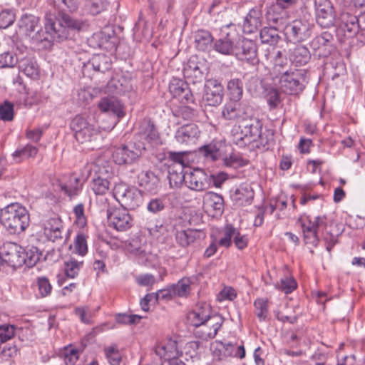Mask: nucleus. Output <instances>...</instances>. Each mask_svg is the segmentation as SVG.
Instances as JSON below:
<instances>
[{"label": "nucleus", "mask_w": 365, "mask_h": 365, "mask_svg": "<svg viewBox=\"0 0 365 365\" xmlns=\"http://www.w3.org/2000/svg\"><path fill=\"white\" fill-rule=\"evenodd\" d=\"M44 26L45 32L38 30L31 36V40L36 45L42 44V48H47L51 46L53 41L66 39L70 30L79 31L82 27V23L65 13L59 14L58 18L52 14H46Z\"/></svg>", "instance_id": "1"}, {"label": "nucleus", "mask_w": 365, "mask_h": 365, "mask_svg": "<svg viewBox=\"0 0 365 365\" xmlns=\"http://www.w3.org/2000/svg\"><path fill=\"white\" fill-rule=\"evenodd\" d=\"M1 221L11 235H20L30 224V215L27 209L19 203H11L1 210Z\"/></svg>", "instance_id": "2"}, {"label": "nucleus", "mask_w": 365, "mask_h": 365, "mask_svg": "<svg viewBox=\"0 0 365 365\" xmlns=\"http://www.w3.org/2000/svg\"><path fill=\"white\" fill-rule=\"evenodd\" d=\"M279 86L281 91L287 95L297 96L302 93L306 85V71L291 68L289 71H280Z\"/></svg>", "instance_id": "3"}, {"label": "nucleus", "mask_w": 365, "mask_h": 365, "mask_svg": "<svg viewBox=\"0 0 365 365\" xmlns=\"http://www.w3.org/2000/svg\"><path fill=\"white\" fill-rule=\"evenodd\" d=\"M297 222L302 228L304 242L314 247H317L319 242L318 230L327 226V217L320 215L312 217L303 214L299 217Z\"/></svg>", "instance_id": "4"}, {"label": "nucleus", "mask_w": 365, "mask_h": 365, "mask_svg": "<svg viewBox=\"0 0 365 365\" xmlns=\"http://www.w3.org/2000/svg\"><path fill=\"white\" fill-rule=\"evenodd\" d=\"M41 227L43 236L48 241L62 244L68 240V233L59 217L53 216L46 219L43 221Z\"/></svg>", "instance_id": "5"}, {"label": "nucleus", "mask_w": 365, "mask_h": 365, "mask_svg": "<svg viewBox=\"0 0 365 365\" xmlns=\"http://www.w3.org/2000/svg\"><path fill=\"white\" fill-rule=\"evenodd\" d=\"M113 197L121 205L123 208L135 210L143 201L141 191L135 187H125V185L115 187Z\"/></svg>", "instance_id": "6"}, {"label": "nucleus", "mask_w": 365, "mask_h": 365, "mask_svg": "<svg viewBox=\"0 0 365 365\" xmlns=\"http://www.w3.org/2000/svg\"><path fill=\"white\" fill-rule=\"evenodd\" d=\"M145 149L144 144H136L130 142L126 145L115 148L112 157L114 162L118 165L131 164L138 159L142 154V150Z\"/></svg>", "instance_id": "7"}, {"label": "nucleus", "mask_w": 365, "mask_h": 365, "mask_svg": "<svg viewBox=\"0 0 365 365\" xmlns=\"http://www.w3.org/2000/svg\"><path fill=\"white\" fill-rule=\"evenodd\" d=\"M70 126L75 133L76 139L81 143L91 141L99 133L96 125L89 123L82 115L74 117L71 122Z\"/></svg>", "instance_id": "8"}, {"label": "nucleus", "mask_w": 365, "mask_h": 365, "mask_svg": "<svg viewBox=\"0 0 365 365\" xmlns=\"http://www.w3.org/2000/svg\"><path fill=\"white\" fill-rule=\"evenodd\" d=\"M297 0H277L270 6L266 16L268 22L277 27H283L288 19L287 9L291 7Z\"/></svg>", "instance_id": "9"}, {"label": "nucleus", "mask_w": 365, "mask_h": 365, "mask_svg": "<svg viewBox=\"0 0 365 365\" xmlns=\"http://www.w3.org/2000/svg\"><path fill=\"white\" fill-rule=\"evenodd\" d=\"M108 223L119 232H125L133 226V218L125 208L113 207L108 210Z\"/></svg>", "instance_id": "10"}, {"label": "nucleus", "mask_w": 365, "mask_h": 365, "mask_svg": "<svg viewBox=\"0 0 365 365\" xmlns=\"http://www.w3.org/2000/svg\"><path fill=\"white\" fill-rule=\"evenodd\" d=\"M214 356L219 360H223L227 357H236L243 359L245 356V349L242 344L237 345L231 342L215 341L212 345Z\"/></svg>", "instance_id": "11"}, {"label": "nucleus", "mask_w": 365, "mask_h": 365, "mask_svg": "<svg viewBox=\"0 0 365 365\" xmlns=\"http://www.w3.org/2000/svg\"><path fill=\"white\" fill-rule=\"evenodd\" d=\"M284 34L289 41H304L311 35V25L307 21L294 20L285 25Z\"/></svg>", "instance_id": "12"}, {"label": "nucleus", "mask_w": 365, "mask_h": 365, "mask_svg": "<svg viewBox=\"0 0 365 365\" xmlns=\"http://www.w3.org/2000/svg\"><path fill=\"white\" fill-rule=\"evenodd\" d=\"M317 23L323 28L334 25L335 14L331 3L329 0H314Z\"/></svg>", "instance_id": "13"}, {"label": "nucleus", "mask_w": 365, "mask_h": 365, "mask_svg": "<svg viewBox=\"0 0 365 365\" xmlns=\"http://www.w3.org/2000/svg\"><path fill=\"white\" fill-rule=\"evenodd\" d=\"M223 322L222 318L218 314H213L202 324L196 327L195 335L202 339L208 340L214 338Z\"/></svg>", "instance_id": "14"}, {"label": "nucleus", "mask_w": 365, "mask_h": 365, "mask_svg": "<svg viewBox=\"0 0 365 365\" xmlns=\"http://www.w3.org/2000/svg\"><path fill=\"white\" fill-rule=\"evenodd\" d=\"M223 98V87L216 79H209L205 82L203 101L208 106H217Z\"/></svg>", "instance_id": "15"}, {"label": "nucleus", "mask_w": 365, "mask_h": 365, "mask_svg": "<svg viewBox=\"0 0 365 365\" xmlns=\"http://www.w3.org/2000/svg\"><path fill=\"white\" fill-rule=\"evenodd\" d=\"M185 185L195 191L207 190L210 186V177L201 169H194L187 173Z\"/></svg>", "instance_id": "16"}, {"label": "nucleus", "mask_w": 365, "mask_h": 365, "mask_svg": "<svg viewBox=\"0 0 365 365\" xmlns=\"http://www.w3.org/2000/svg\"><path fill=\"white\" fill-rule=\"evenodd\" d=\"M200 131L197 125L189 123L180 127L175 132V138L178 143L192 145L197 143Z\"/></svg>", "instance_id": "17"}, {"label": "nucleus", "mask_w": 365, "mask_h": 365, "mask_svg": "<svg viewBox=\"0 0 365 365\" xmlns=\"http://www.w3.org/2000/svg\"><path fill=\"white\" fill-rule=\"evenodd\" d=\"M155 352L160 359L165 361L178 358L182 353L179 350L178 341L170 338L159 342L155 346Z\"/></svg>", "instance_id": "18"}, {"label": "nucleus", "mask_w": 365, "mask_h": 365, "mask_svg": "<svg viewBox=\"0 0 365 365\" xmlns=\"http://www.w3.org/2000/svg\"><path fill=\"white\" fill-rule=\"evenodd\" d=\"M203 205L206 212L212 217H220L224 212L223 197L215 192H206L203 197Z\"/></svg>", "instance_id": "19"}, {"label": "nucleus", "mask_w": 365, "mask_h": 365, "mask_svg": "<svg viewBox=\"0 0 365 365\" xmlns=\"http://www.w3.org/2000/svg\"><path fill=\"white\" fill-rule=\"evenodd\" d=\"M98 107L101 111L115 115L118 119L125 115L123 105L114 96L102 97L98 102Z\"/></svg>", "instance_id": "20"}, {"label": "nucleus", "mask_w": 365, "mask_h": 365, "mask_svg": "<svg viewBox=\"0 0 365 365\" xmlns=\"http://www.w3.org/2000/svg\"><path fill=\"white\" fill-rule=\"evenodd\" d=\"M187 84V82L178 78H173L169 84L170 93L182 103L193 101V96Z\"/></svg>", "instance_id": "21"}, {"label": "nucleus", "mask_w": 365, "mask_h": 365, "mask_svg": "<svg viewBox=\"0 0 365 365\" xmlns=\"http://www.w3.org/2000/svg\"><path fill=\"white\" fill-rule=\"evenodd\" d=\"M332 36L328 32H323L321 35L314 38L310 42V46L314 54L319 58H324L331 53V41Z\"/></svg>", "instance_id": "22"}, {"label": "nucleus", "mask_w": 365, "mask_h": 365, "mask_svg": "<svg viewBox=\"0 0 365 365\" xmlns=\"http://www.w3.org/2000/svg\"><path fill=\"white\" fill-rule=\"evenodd\" d=\"M25 250L16 243L8 245L4 253V261L13 267H19L24 264L26 261Z\"/></svg>", "instance_id": "23"}, {"label": "nucleus", "mask_w": 365, "mask_h": 365, "mask_svg": "<svg viewBox=\"0 0 365 365\" xmlns=\"http://www.w3.org/2000/svg\"><path fill=\"white\" fill-rule=\"evenodd\" d=\"M139 185L148 192L157 193L161 185L159 178L150 170H143L138 176Z\"/></svg>", "instance_id": "24"}, {"label": "nucleus", "mask_w": 365, "mask_h": 365, "mask_svg": "<svg viewBox=\"0 0 365 365\" xmlns=\"http://www.w3.org/2000/svg\"><path fill=\"white\" fill-rule=\"evenodd\" d=\"M84 180L75 174L68 175L65 181L59 182L61 190L68 196L72 197L78 195L82 190Z\"/></svg>", "instance_id": "25"}, {"label": "nucleus", "mask_w": 365, "mask_h": 365, "mask_svg": "<svg viewBox=\"0 0 365 365\" xmlns=\"http://www.w3.org/2000/svg\"><path fill=\"white\" fill-rule=\"evenodd\" d=\"M138 136L140 140L148 143L158 145L160 143V138L154 123L150 120H144L140 123Z\"/></svg>", "instance_id": "26"}, {"label": "nucleus", "mask_w": 365, "mask_h": 365, "mask_svg": "<svg viewBox=\"0 0 365 365\" xmlns=\"http://www.w3.org/2000/svg\"><path fill=\"white\" fill-rule=\"evenodd\" d=\"M230 26V25H226L222 27L221 36L214 44L215 51L224 55H230L234 50L233 38L231 34L227 31Z\"/></svg>", "instance_id": "27"}, {"label": "nucleus", "mask_w": 365, "mask_h": 365, "mask_svg": "<svg viewBox=\"0 0 365 365\" xmlns=\"http://www.w3.org/2000/svg\"><path fill=\"white\" fill-rule=\"evenodd\" d=\"M339 28L348 38L355 36L361 31L356 16L348 13L341 14Z\"/></svg>", "instance_id": "28"}, {"label": "nucleus", "mask_w": 365, "mask_h": 365, "mask_svg": "<svg viewBox=\"0 0 365 365\" xmlns=\"http://www.w3.org/2000/svg\"><path fill=\"white\" fill-rule=\"evenodd\" d=\"M211 317L210 307L207 304H204L197 306L194 310L189 312L187 319L192 326L197 327Z\"/></svg>", "instance_id": "29"}, {"label": "nucleus", "mask_w": 365, "mask_h": 365, "mask_svg": "<svg viewBox=\"0 0 365 365\" xmlns=\"http://www.w3.org/2000/svg\"><path fill=\"white\" fill-rule=\"evenodd\" d=\"M232 132L234 143L240 148H245L251 144V125L235 126Z\"/></svg>", "instance_id": "30"}, {"label": "nucleus", "mask_w": 365, "mask_h": 365, "mask_svg": "<svg viewBox=\"0 0 365 365\" xmlns=\"http://www.w3.org/2000/svg\"><path fill=\"white\" fill-rule=\"evenodd\" d=\"M86 68H92L96 71L104 73L111 66L110 58L105 54H96L84 65Z\"/></svg>", "instance_id": "31"}, {"label": "nucleus", "mask_w": 365, "mask_h": 365, "mask_svg": "<svg viewBox=\"0 0 365 365\" xmlns=\"http://www.w3.org/2000/svg\"><path fill=\"white\" fill-rule=\"evenodd\" d=\"M310 58V52L304 46L299 45L290 50L289 59L296 66L305 65Z\"/></svg>", "instance_id": "32"}, {"label": "nucleus", "mask_w": 365, "mask_h": 365, "mask_svg": "<svg viewBox=\"0 0 365 365\" xmlns=\"http://www.w3.org/2000/svg\"><path fill=\"white\" fill-rule=\"evenodd\" d=\"M19 27L25 34L31 36L39 27V19L32 14H24L19 21Z\"/></svg>", "instance_id": "33"}, {"label": "nucleus", "mask_w": 365, "mask_h": 365, "mask_svg": "<svg viewBox=\"0 0 365 365\" xmlns=\"http://www.w3.org/2000/svg\"><path fill=\"white\" fill-rule=\"evenodd\" d=\"M183 74L187 83L195 84L202 82L203 79V73L193 61L188 62L183 69Z\"/></svg>", "instance_id": "34"}, {"label": "nucleus", "mask_w": 365, "mask_h": 365, "mask_svg": "<svg viewBox=\"0 0 365 365\" xmlns=\"http://www.w3.org/2000/svg\"><path fill=\"white\" fill-rule=\"evenodd\" d=\"M187 173H183V167L180 165H178V168H175V166H170L169 168L168 175L170 187L178 188L181 186L182 182L185 183Z\"/></svg>", "instance_id": "35"}, {"label": "nucleus", "mask_w": 365, "mask_h": 365, "mask_svg": "<svg viewBox=\"0 0 365 365\" xmlns=\"http://www.w3.org/2000/svg\"><path fill=\"white\" fill-rule=\"evenodd\" d=\"M220 143L211 142L199 148L200 155H202L206 160L215 161L221 156Z\"/></svg>", "instance_id": "36"}, {"label": "nucleus", "mask_w": 365, "mask_h": 365, "mask_svg": "<svg viewBox=\"0 0 365 365\" xmlns=\"http://www.w3.org/2000/svg\"><path fill=\"white\" fill-rule=\"evenodd\" d=\"M195 43L197 49L205 51L211 47L213 37L211 34L205 30H200L195 33Z\"/></svg>", "instance_id": "37"}, {"label": "nucleus", "mask_w": 365, "mask_h": 365, "mask_svg": "<svg viewBox=\"0 0 365 365\" xmlns=\"http://www.w3.org/2000/svg\"><path fill=\"white\" fill-rule=\"evenodd\" d=\"M277 26L272 25L270 27H264L259 32V38L262 43L275 45L277 43L279 36Z\"/></svg>", "instance_id": "38"}, {"label": "nucleus", "mask_w": 365, "mask_h": 365, "mask_svg": "<svg viewBox=\"0 0 365 365\" xmlns=\"http://www.w3.org/2000/svg\"><path fill=\"white\" fill-rule=\"evenodd\" d=\"M37 153L38 149L36 147L31 145H26L22 148L16 150L12 154L13 160L19 163L26 158L34 157Z\"/></svg>", "instance_id": "39"}, {"label": "nucleus", "mask_w": 365, "mask_h": 365, "mask_svg": "<svg viewBox=\"0 0 365 365\" xmlns=\"http://www.w3.org/2000/svg\"><path fill=\"white\" fill-rule=\"evenodd\" d=\"M91 188L97 195H105L110 188V182L108 179L101 176H97L93 179Z\"/></svg>", "instance_id": "40"}, {"label": "nucleus", "mask_w": 365, "mask_h": 365, "mask_svg": "<svg viewBox=\"0 0 365 365\" xmlns=\"http://www.w3.org/2000/svg\"><path fill=\"white\" fill-rule=\"evenodd\" d=\"M191 290L190 281L188 278H183L178 281L176 284L171 287L173 295H177L180 297H187Z\"/></svg>", "instance_id": "41"}, {"label": "nucleus", "mask_w": 365, "mask_h": 365, "mask_svg": "<svg viewBox=\"0 0 365 365\" xmlns=\"http://www.w3.org/2000/svg\"><path fill=\"white\" fill-rule=\"evenodd\" d=\"M83 264V261L70 258L64 262L66 275L70 278H75L78 274Z\"/></svg>", "instance_id": "42"}, {"label": "nucleus", "mask_w": 365, "mask_h": 365, "mask_svg": "<svg viewBox=\"0 0 365 365\" xmlns=\"http://www.w3.org/2000/svg\"><path fill=\"white\" fill-rule=\"evenodd\" d=\"M223 237L219 240V245L224 247H229L232 244V238L235 237L237 230L231 224H227L222 230Z\"/></svg>", "instance_id": "43"}, {"label": "nucleus", "mask_w": 365, "mask_h": 365, "mask_svg": "<svg viewBox=\"0 0 365 365\" xmlns=\"http://www.w3.org/2000/svg\"><path fill=\"white\" fill-rule=\"evenodd\" d=\"M104 354L110 365H119L121 355L116 344H111L104 348Z\"/></svg>", "instance_id": "44"}, {"label": "nucleus", "mask_w": 365, "mask_h": 365, "mask_svg": "<svg viewBox=\"0 0 365 365\" xmlns=\"http://www.w3.org/2000/svg\"><path fill=\"white\" fill-rule=\"evenodd\" d=\"M108 4L106 0H86L85 7L92 15H96L106 10Z\"/></svg>", "instance_id": "45"}, {"label": "nucleus", "mask_w": 365, "mask_h": 365, "mask_svg": "<svg viewBox=\"0 0 365 365\" xmlns=\"http://www.w3.org/2000/svg\"><path fill=\"white\" fill-rule=\"evenodd\" d=\"M227 89L231 100L237 101L242 95V84L239 79H232L227 83Z\"/></svg>", "instance_id": "46"}, {"label": "nucleus", "mask_w": 365, "mask_h": 365, "mask_svg": "<svg viewBox=\"0 0 365 365\" xmlns=\"http://www.w3.org/2000/svg\"><path fill=\"white\" fill-rule=\"evenodd\" d=\"M275 287L285 294H289L297 287V284L292 277L285 276L281 278L279 282L277 283Z\"/></svg>", "instance_id": "47"}, {"label": "nucleus", "mask_w": 365, "mask_h": 365, "mask_svg": "<svg viewBox=\"0 0 365 365\" xmlns=\"http://www.w3.org/2000/svg\"><path fill=\"white\" fill-rule=\"evenodd\" d=\"M177 242L182 247H185L195 241L194 232L191 230H180L176 232L175 235Z\"/></svg>", "instance_id": "48"}, {"label": "nucleus", "mask_w": 365, "mask_h": 365, "mask_svg": "<svg viewBox=\"0 0 365 365\" xmlns=\"http://www.w3.org/2000/svg\"><path fill=\"white\" fill-rule=\"evenodd\" d=\"M255 313L260 321L264 320L269 312L268 300L264 298L255 301Z\"/></svg>", "instance_id": "49"}, {"label": "nucleus", "mask_w": 365, "mask_h": 365, "mask_svg": "<svg viewBox=\"0 0 365 365\" xmlns=\"http://www.w3.org/2000/svg\"><path fill=\"white\" fill-rule=\"evenodd\" d=\"M109 38V36L103 31L97 32L93 34L89 42L94 48H107L106 43H108Z\"/></svg>", "instance_id": "50"}, {"label": "nucleus", "mask_w": 365, "mask_h": 365, "mask_svg": "<svg viewBox=\"0 0 365 365\" xmlns=\"http://www.w3.org/2000/svg\"><path fill=\"white\" fill-rule=\"evenodd\" d=\"M224 164L232 168H238L247 165L249 163L248 160H245L239 154L232 153L228 158H225L224 160Z\"/></svg>", "instance_id": "51"}, {"label": "nucleus", "mask_w": 365, "mask_h": 365, "mask_svg": "<svg viewBox=\"0 0 365 365\" xmlns=\"http://www.w3.org/2000/svg\"><path fill=\"white\" fill-rule=\"evenodd\" d=\"M36 287L38 289V294L41 297H46L48 296L52 289V287L48 279L45 277H38L36 282Z\"/></svg>", "instance_id": "52"}, {"label": "nucleus", "mask_w": 365, "mask_h": 365, "mask_svg": "<svg viewBox=\"0 0 365 365\" xmlns=\"http://www.w3.org/2000/svg\"><path fill=\"white\" fill-rule=\"evenodd\" d=\"M21 71L31 78H36L38 75V68L36 64L32 61H23L19 65Z\"/></svg>", "instance_id": "53"}, {"label": "nucleus", "mask_w": 365, "mask_h": 365, "mask_svg": "<svg viewBox=\"0 0 365 365\" xmlns=\"http://www.w3.org/2000/svg\"><path fill=\"white\" fill-rule=\"evenodd\" d=\"M26 261L24 264L28 267H32L36 264L37 262L39 261L41 253L38 251L37 247H32L28 251H25Z\"/></svg>", "instance_id": "54"}, {"label": "nucleus", "mask_w": 365, "mask_h": 365, "mask_svg": "<svg viewBox=\"0 0 365 365\" xmlns=\"http://www.w3.org/2000/svg\"><path fill=\"white\" fill-rule=\"evenodd\" d=\"M75 251L81 256L85 255L88 252L86 237L84 234H78L75 240Z\"/></svg>", "instance_id": "55"}, {"label": "nucleus", "mask_w": 365, "mask_h": 365, "mask_svg": "<svg viewBox=\"0 0 365 365\" xmlns=\"http://www.w3.org/2000/svg\"><path fill=\"white\" fill-rule=\"evenodd\" d=\"M16 63L17 58L13 53L5 51L0 54V68L14 67Z\"/></svg>", "instance_id": "56"}, {"label": "nucleus", "mask_w": 365, "mask_h": 365, "mask_svg": "<svg viewBox=\"0 0 365 365\" xmlns=\"http://www.w3.org/2000/svg\"><path fill=\"white\" fill-rule=\"evenodd\" d=\"M238 49H241L242 52H239L237 56L241 60L249 61L250 58L247 56L250 54L251 50V40L243 37L240 42L238 43Z\"/></svg>", "instance_id": "57"}, {"label": "nucleus", "mask_w": 365, "mask_h": 365, "mask_svg": "<svg viewBox=\"0 0 365 365\" xmlns=\"http://www.w3.org/2000/svg\"><path fill=\"white\" fill-rule=\"evenodd\" d=\"M287 60L282 58L281 51H278L275 57L274 66V71L277 74L278 78L282 76V72L280 71H289L287 68Z\"/></svg>", "instance_id": "58"}, {"label": "nucleus", "mask_w": 365, "mask_h": 365, "mask_svg": "<svg viewBox=\"0 0 365 365\" xmlns=\"http://www.w3.org/2000/svg\"><path fill=\"white\" fill-rule=\"evenodd\" d=\"M14 118V106L12 103L6 101L0 105V118L4 121L11 120Z\"/></svg>", "instance_id": "59"}, {"label": "nucleus", "mask_w": 365, "mask_h": 365, "mask_svg": "<svg viewBox=\"0 0 365 365\" xmlns=\"http://www.w3.org/2000/svg\"><path fill=\"white\" fill-rule=\"evenodd\" d=\"M15 21L14 14L9 10H5L0 13V29H6Z\"/></svg>", "instance_id": "60"}, {"label": "nucleus", "mask_w": 365, "mask_h": 365, "mask_svg": "<svg viewBox=\"0 0 365 365\" xmlns=\"http://www.w3.org/2000/svg\"><path fill=\"white\" fill-rule=\"evenodd\" d=\"M222 115L225 118L232 120L237 116V101H231L226 103L222 110Z\"/></svg>", "instance_id": "61"}, {"label": "nucleus", "mask_w": 365, "mask_h": 365, "mask_svg": "<svg viewBox=\"0 0 365 365\" xmlns=\"http://www.w3.org/2000/svg\"><path fill=\"white\" fill-rule=\"evenodd\" d=\"M15 327L11 324H2L0 325V339L1 342H5L12 337L15 334Z\"/></svg>", "instance_id": "62"}, {"label": "nucleus", "mask_w": 365, "mask_h": 365, "mask_svg": "<svg viewBox=\"0 0 365 365\" xmlns=\"http://www.w3.org/2000/svg\"><path fill=\"white\" fill-rule=\"evenodd\" d=\"M73 213L76 216V223L80 227H83L86 225V218L84 215V205L79 203L73 208Z\"/></svg>", "instance_id": "63"}, {"label": "nucleus", "mask_w": 365, "mask_h": 365, "mask_svg": "<svg viewBox=\"0 0 365 365\" xmlns=\"http://www.w3.org/2000/svg\"><path fill=\"white\" fill-rule=\"evenodd\" d=\"M265 98L271 108H276L280 102L279 92L275 88L267 90Z\"/></svg>", "instance_id": "64"}]
</instances>
